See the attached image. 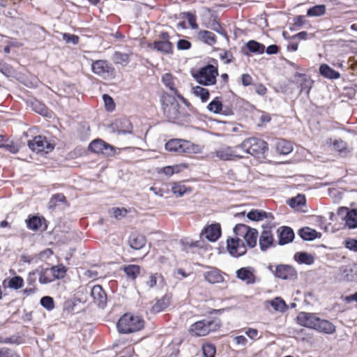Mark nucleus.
<instances>
[{"mask_svg":"<svg viewBox=\"0 0 357 357\" xmlns=\"http://www.w3.org/2000/svg\"><path fill=\"white\" fill-rule=\"evenodd\" d=\"M218 75V66L208 64L199 69L193 74V77L199 84L204 86H211L216 83Z\"/></svg>","mask_w":357,"mask_h":357,"instance_id":"423d86ee","label":"nucleus"},{"mask_svg":"<svg viewBox=\"0 0 357 357\" xmlns=\"http://www.w3.org/2000/svg\"><path fill=\"white\" fill-rule=\"evenodd\" d=\"M314 330L321 333L332 335L335 333L336 327L331 321L318 317Z\"/></svg>","mask_w":357,"mask_h":357,"instance_id":"393cba45","label":"nucleus"},{"mask_svg":"<svg viewBox=\"0 0 357 357\" xmlns=\"http://www.w3.org/2000/svg\"><path fill=\"white\" fill-rule=\"evenodd\" d=\"M240 145L242 154L249 153L258 158H265V154L268 150L267 142L257 137L247 138Z\"/></svg>","mask_w":357,"mask_h":357,"instance_id":"20e7f679","label":"nucleus"},{"mask_svg":"<svg viewBox=\"0 0 357 357\" xmlns=\"http://www.w3.org/2000/svg\"><path fill=\"white\" fill-rule=\"evenodd\" d=\"M54 280L63 279L67 273V268L63 264L53 266L50 268Z\"/></svg>","mask_w":357,"mask_h":357,"instance_id":"4c0bfd02","label":"nucleus"},{"mask_svg":"<svg viewBox=\"0 0 357 357\" xmlns=\"http://www.w3.org/2000/svg\"><path fill=\"white\" fill-rule=\"evenodd\" d=\"M274 275L282 280H294L297 277V271L292 266L280 264L275 266Z\"/></svg>","mask_w":357,"mask_h":357,"instance_id":"2eb2a0df","label":"nucleus"},{"mask_svg":"<svg viewBox=\"0 0 357 357\" xmlns=\"http://www.w3.org/2000/svg\"><path fill=\"white\" fill-rule=\"evenodd\" d=\"M344 246L351 251L357 252V240L354 238H347L344 241Z\"/></svg>","mask_w":357,"mask_h":357,"instance_id":"680f3d73","label":"nucleus"},{"mask_svg":"<svg viewBox=\"0 0 357 357\" xmlns=\"http://www.w3.org/2000/svg\"><path fill=\"white\" fill-rule=\"evenodd\" d=\"M270 304L275 311L284 312L287 309L286 303L280 297L275 298L270 301Z\"/></svg>","mask_w":357,"mask_h":357,"instance_id":"49530a36","label":"nucleus"},{"mask_svg":"<svg viewBox=\"0 0 357 357\" xmlns=\"http://www.w3.org/2000/svg\"><path fill=\"white\" fill-rule=\"evenodd\" d=\"M91 296L93 303L99 307L104 308L107 303V295L101 285L97 284L92 287Z\"/></svg>","mask_w":357,"mask_h":357,"instance_id":"f3484780","label":"nucleus"},{"mask_svg":"<svg viewBox=\"0 0 357 357\" xmlns=\"http://www.w3.org/2000/svg\"><path fill=\"white\" fill-rule=\"evenodd\" d=\"M24 286V280L21 276L16 275L11 278L8 282V287L10 289H19Z\"/></svg>","mask_w":357,"mask_h":357,"instance_id":"de8ad7c7","label":"nucleus"},{"mask_svg":"<svg viewBox=\"0 0 357 357\" xmlns=\"http://www.w3.org/2000/svg\"><path fill=\"white\" fill-rule=\"evenodd\" d=\"M150 190L153 191L155 195L160 197L164 196L169 192L168 186L166 184H164L162 187L153 186Z\"/></svg>","mask_w":357,"mask_h":357,"instance_id":"13d9d810","label":"nucleus"},{"mask_svg":"<svg viewBox=\"0 0 357 357\" xmlns=\"http://www.w3.org/2000/svg\"><path fill=\"white\" fill-rule=\"evenodd\" d=\"M0 357H20V356L10 348L0 347Z\"/></svg>","mask_w":357,"mask_h":357,"instance_id":"6e6d98bb","label":"nucleus"},{"mask_svg":"<svg viewBox=\"0 0 357 357\" xmlns=\"http://www.w3.org/2000/svg\"><path fill=\"white\" fill-rule=\"evenodd\" d=\"M245 334L252 340L258 338L259 331L256 328H249L245 331Z\"/></svg>","mask_w":357,"mask_h":357,"instance_id":"338daca9","label":"nucleus"},{"mask_svg":"<svg viewBox=\"0 0 357 357\" xmlns=\"http://www.w3.org/2000/svg\"><path fill=\"white\" fill-rule=\"evenodd\" d=\"M40 304L43 307H45L47 310H52L54 308V299L48 296H43L40 299Z\"/></svg>","mask_w":357,"mask_h":357,"instance_id":"864d4df0","label":"nucleus"},{"mask_svg":"<svg viewBox=\"0 0 357 357\" xmlns=\"http://www.w3.org/2000/svg\"><path fill=\"white\" fill-rule=\"evenodd\" d=\"M277 234L278 243L280 245H284L292 242L295 236L294 230L287 226H282L278 228Z\"/></svg>","mask_w":357,"mask_h":357,"instance_id":"a211bd4d","label":"nucleus"},{"mask_svg":"<svg viewBox=\"0 0 357 357\" xmlns=\"http://www.w3.org/2000/svg\"><path fill=\"white\" fill-rule=\"evenodd\" d=\"M161 108L164 115L170 121H174L179 118V104L175 97L163 91L160 96Z\"/></svg>","mask_w":357,"mask_h":357,"instance_id":"39448f33","label":"nucleus"},{"mask_svg":"<svg viewBox=\"0 0 357 357\" xmlns=\"http://www.w3.org/2000/svg\"><path fill=\"white\" fill-rule=\"evenodd\" d=\"M319 73L324 77L330 79H336L340 77L339 72L331 68L328 64H321L319 67Z\"/></svg>","mask_w":357,"mask_h":357,"instance_id":"473e14b6","label":"nucleus"},{"mask_svg":"<svg viewBox=\"0 0 357 357\" xmlns=\"http://www.w3.org/2000/svg\"><path fill=\"white\" fill-rule=\"evenodd\" d=\"M301 77H302V82L301 83V91L309 94L314 84V81L305 75H301Z\"/></svg>","mask_w":357,"mask_h":357,"instance_id":"c03bdc74","label":"nucleus"},{"mask_svg":"<svg viewBox=\"0 0 357 357\" xmlns=\"http://www.w3.org/2000/svg\"><path fill=\"white\" fill-rule=\"evenodd\" d=\"M318 232L310 227H303L298 231V235L305 241H312L317 238Z\"/></svg>","mask_w":357,"mask_h":357,"instance_id":"c9c22d12","label":"nucleus"},{"mask_svg":"<svg viewBox=\"0 0 357 357\" xmlns=\"http://www.w3.org/2000/svg\"><path fill=\"white\" fill-rule=\"evenodd\" d=\"M171 190L176 197H182L186 193L191 192L192 188L186 186L182 181H175L171 183Z\"/></svg>","mask_w":357,"mask_h":357,"instance_id":"7c9ffc66","label":"nucleus"},{"mask_svg":"<svg viewBox=\"0 0 357 357\" xmlns=\"http://www.w3.org/2000/svg\"><path fill=\"white\" fill-rule=\"evenodd\" d=\"M7 151L12 153H17L19 151V147L13 142L9 144H6L4 147Z\"/></svg>","mask_w":357,"mask_h":357,"instance_id":"774afa93","label":"nucleus"},{"mask_svg":"<svg viewBox=\"0 0 357 357\" xmlns=\"http://www.w3.org/2000/svg\"><path fill=\"white\" fill-rule=\"evenodd\" d=\"M128 280L135 281L141 273V267L139 265L129 264L122 267Z\"/></svg>","mask_w":357,"mask_h":357,"instance_id":"c756f323","label":"nucleus"},{"mask_svg":"<svg viewBox=\"0 0 357 357\" xmlns=\"http://www.w3.org/2000/svg\"><path fill=\"white\" fill-rule=\"evenodd\" d=\"M220 59L224 61L225 63L229 64L234 61V57L231 52L225 51L223 53L220 54Z\"/></svg>","mask_w":357,"mask_h":357,"instance_id":"052dcab7","label":"nucleus"},{"mask_svg":"<svg viewBox=\"0 0 357 357\" xmlns=\"http://www.w3.org/2000/svg\"><path fill=\"white\" fill-rule=\"evenodd\" d=\"M317 319L316 314L305 312H301L297 316L298 323L301 326L312 329L315 328Z\"/></svg>","mask_w":357,"mask_h":357,"instance_id":"b1692460","label":"nucleus"},{"mask_svg":"<svg viewBox=\"0 0 357 357\" xmlns=\"http://www.w3.org/2000/svg\"><path fill=\"white\" fill-rule=\"evenodd\" d=\"M215 155L221 160H236L243 158L241 145L222 147L214 152Z\"/></svg>","mask_w":357,"mask_h":357,"instance_id":"6e6552de","label":"nucleus"},{"mask_svg":"<svg viewBox=\"0 0 357 357\" xmlns=\"http://www.w3.org/2000/svg\"><path fill=\"white\" fill-rule=\"evenodd\" d=\"M332 144L333 150L342 157L348 156L353 151V149L342 139L334 140Z\"/></svg>","mask_w":357,"mask_h":357,"instance_id":"a878e982","label":"nucleus"},{"mask_svg":"<svg viewBox=\"0 0 357 357\" xmlns=\"http://www.w3.org/2000/svg\"><path fill=\"white\" fill-rule=\"evenodd\" d=\"M241 82L244 86H248L252 85L253 79L250 74L243 73L241 75Z\"/></svg>","mask_w":357,"mask_h":357,"instance_id":"0e129e2a","label":"nucleus"},{"mask_svg":"<svg viewBox=\"0 0 357 357\" xmlns=\"http://www.w3.org/2000/svg\"><path fill=\"white\" fill-rule=\"evenodd\" d=\"M102 99L104 100L105 107L107 111L112 112L115 109V102L113 98L108 94H104L102 96Z\"/></svg>","mask_w":357,"mask_h":357,"instance_id":"603ef678","label":"nucleus"},{"mask_svg":"<svg viewBox=\"0 0 357 357\" xmlns=\"http://www.w3.org/2000/svg\"><path fill=\"white\" fill-rule=\"evenodd\" d=\"M338 215L345 213L344 220L345 225L349 229H354L357 227V209L349 210L346 207H342L338 209Z\"/></svg>","mask_w":357,"mask_h":357,"instance_id":"aec40b11","label":"nucleus"},{"mask_svg":"<svg viewBox=\"0 0 357 357\" xmlns=\"http://www.w3.org/2000/svg\"><path fill=\"white\" fill-rule=\"evenodd\" d=\"M128 211L126 208L114 207L112 208V213L116 219H121L127 215Z\"/></svg>","mask_w":357,"mask_h":357,"instance_id":"5fc2aeb1","label":"nucleus"},{"mask_svg":"<svg viewBox=\"0 0 357 357\" xmlns=\"http://www.w3.org/2000/svg\"><path fill=\"white\" fill-rule=\"evenodd\" d=\"M234 232L238 238L244 240L246 248H254L257 245L259 233L256 229L245 224H237L234 228Z\"/></svg>","mask_w":357,"mask_h":357,"instance_id":"0eeeda50","label":"nucleus"},{"mask_svg":"<svg viewBox=\"0 0 357 357\" xmlns=\"http://www.w3.org/2000/svg\"><path fill=\"white\" fill-rule=\"evenodd\" d=\"M208 109L214 114L231 115L234 114L231 108L224 107L220 97L215 98L207 106Z\"/></svg>","mask_w":357,"mask_h":357,"instance_id":"412c9836","label":"nucleus"},{"mask_svg":"<svg viewBox=\"0 0 357 357\" xmlns=\"http://www.w3.org/2000/svg\"><path fill=\"white\" fill-rule=\"evenodd\" d=\"M294 259L299 264L307 265L312 264L314 261V257L312 255L304 252H296L294 255Z\"/></svg>","mask_w":357,"mask_h":357,"instance_id":"e433bc0d","label":"nucleus"},{"mask_svg":"<svg viewBox=\"0 0 357 357\" xmlns=\"http://www.w3.org/2000/svg\"><path fill=\"white\" fill-rule=\"evenodd\" d=\"M28 146L33 151L49 153L54 149V145L51 144L46 137L38 135L33 139L28 141Z\"/></svg>","mask_w":357,"mask_h":357,"instance_id":"ddd939ff","label":"nucleus"},{"mask_svg":"<svg viewBox=\"0 0 357 357\" xmlns=\"http://www.w3.org/2000/svg\"><path fill=\"white\" fill-rule=\"evenodd\" d=\"M275 150L278 154L287 155L293 150L291 142L284 139H278L275 144Z\"/></svg>","mask_w":357,"mask_h":357,"instance_id":"72a5a7b5","label":"nucleus"},{"mask_svg":"<svg viewBox=\"0 0 357 357\" xmlns=\"http://www.w3.org/2000/svg\"><path fill=\"white\" fill-rule=\"evenodd\" d=\"M245 47L248 50L249 52L255 53V54H263L265 51V46L254 40H249L245 44Z\"/></svg>","mask_w":357,"mask_h":357,"instance_id":"f704fd0d","label":"nucleus"},{"mask_svg":"<svg viewBox=\"0 0 357 357\" xmlns=\"http://www.w3.org/2000/svg\"><path fill=\"white\" fill-rule=\"evenodd\" d=\"M132 55V52L123 53L119 51H116L113 54L112 59L114 63L121 65L122 66H126L129 63L130 57Z\"/></svg>","mask_w":357,"mask_h":357,"instance_id":"2f4dec72","label":"nucleus"},{"mask_svg":"<svg viewBox=\"0 0 357 357\" xmlns=\"http://www.w3.org/2000/svg\"><path fill=\"white\" fill-rule=\"evenodd\" d=\"M38 274L39 275V282L40 284H45L54 281V278H53L50 268H45L40 272L38 271Z\"/></svg>","mask_w":357,"mask_h":357,"instance_id":"58836bf2","label":"nucleus"},{"mask_svg":"<svg viewBox=\"0 0 357 357\" xmlns=\"http://www.w3.org/2000/svg\"><path fill=\"white\" fill-rule=\"evenodd\" d=\"M222 326L221 320L217 317H208L192 324L188 333L192 337H204L218 331Z\"/></svg>","mask_w":357,"mask_h":357,"instance_id":"f257e3e1","label":"nucleus"},{"mask_svg":"<svg viewBox=\"0 0 357 357\" xmlns=\"http://www.w3.org/2000/svg\"><path fill=\"white\" fill-rule=\"evenodd\" d=\"M227 250L234 257H240L247 252L246 245L238 235L227 238Z\"/></svg>","mask_w":357,"mask_h":357,"instance_id":"9d476101","label":"nucleus"},{"mask_svg":"<svg viewBox=\"0 0 357 357\" xmlns=\"http://www.w3.org/2000/svg\"><path fill=\"white\" fill-rule=\"evenodd\" d=\"M89 149L94 153L105 157L112 156L115 153L114 147L100 139L93 140L89 144Z\"/></svg>","mask_w":357,"mask_h":357,"instance_id":"f8f14e48","label":"nucleus"},{"mask_svg":"<svg viewBox=\"0 0 357 357\" xmlns=\"http://www.w3.org/2000/svg\"><path fill=\"white\" fill-rule=\"evenodd\" d=\"M128 243L132 249L140 250L145 246L146 238L142 234L132 233L129 236Z\"/></svg>","mask_w":357,"mask_h":357,"instance_id":"bb28decb","label":"nucleus"},{"mask_svg":"<svg viewBox=\"0 0 357 357\" xmlns=\"http://www.w3.org/2000/svg\"><path fill=\"white\" fill-rule=\"evenodd\" d=\"M202 350L204 357H215L216 354L215 344L210 342L204 343L202 346Z\"/></svg>","mask_w":357,"mask_h":357,"instance_id":"79ce46f5","label":"nucleus"},{"mask_svg":"<svg viewBox=\"0 0 357 357\" xmlns=\"http://www.w3.org/2000/svg\"><path fill=\"white\" fill-rule=\"evenodd\" d=\"M58 202L66 203L67 199L63 193H56L52 195L48 203L50 208H55Z\"/></svg>","mask_w":357,"mask_h":357,"instance_id":"a18cd8bd","label":"nucleus"},{"mask_svg":"<svg viewBox=\"0 0 357 357\" xmlns=\"http://www.w3.org/2000/svg\"><path fill=\"white\" fill-rule=\"evenodd\" d=\"M91 70L93 73L102 76L105 73H112L114 71V68L106 60H96L93 61L91 63Z\"/></svg>","mask_w":357,"mask_h":357,"instance_id":"6ab92c4d","label":"nucleus"},{"mask_svg":"<svg viewBox=\"0 0 357 357\" xmlns=\"http://www.w3.org/2000/svg\"><path fill=\"white\" fill-rule=\"evenodd\" d=\"M273 229L274 225H273L268 224L262 226V231L258 236L259 245L261 251H266L275 245Z\"/></svg>","mask_w":357,"mask_h":357,"instance_id":"1a4fd4ad","label":"nucleus"},{"mask_svg":"<svg viewBox=\"0 0 357 357\" xmlns=\"http://www.w3.org/2000/svg\"><path fill=\"white\" fill-rule=\"evenodd\" d=\"M195 95L199 97L202 102H205L209 99L210 93L207 89L197 86L193 88Z\"/></svg>","mask_w":357,"mask_h":357,"instance_id":"37998d69","label":"nucleus"},{"mask_svg":"<svg viewBox=\"0 0 357 357\" xmlns=\"http://www.w3.org/2000/svg\"><path fill=\"white\" fill-rule=\"evenodd\" d=\"M62 38L66 43H73V45H77L79 41L78 36L68 33H63Z\"/></svg>","mask_w":357,"mask_h":357,"instance_id":"4d7b16f0","label":"nucleus"},{"mask_svg":"<svg viewBox=\"0 0 357 357\" xmlns=\"http://www.w3.org/2000/svg\"><path fill=\"white\" fill-rule=\"evenodd\" d=\"M197 39L208 45L213 46L217 43L215 34L207 30H200L197 33Z\"/></svg>","mask_w":357,"mask_h":357,"instance_id":"cd10ccee","label":"nucleus"},{"mask_svg":"<svg viewBox=\"0 0 357 357\" xmlns=\"http://www.w3.org/2000/svg\"><path fill=\"white\" fill-rule=\"evenodd\" d=\"M201 236H204L209 241H216L221 236L220 225L215 223L205 227L201 232Z\"/></svg>","mask_w":357,"mask_h":357,"instance_id":"5701e85b","label":"nucleus"},{"mask_svg":"<svg viewBox=\"0 0 357 357\" xmlns=\"http://www.w3.org/2000/svg\"><path fill=\"white\" fill-rule=\"evenodd\" d=\"M247 217L248 219L252 221H260L268 217V214L266 212L259 210V209H252L248 214Z\"/></svg>","mask_w":357,"mask_h":357,"instance_id":"ea45409f","label":"nucleus"},{"mask_svg":"<svg viewBox=\"0 0 357 357\" xmlns=\"http://www.w3.org/2000/svg\"><path fill=\"white\" fill-rule=\"evenodd\" d=\"M207 271L203 273L204 279L211 284H220L225 281V273L214 266H206Z\"/></svg>","mask_w":357,"mask_h":357,"instance_id":"4468645a","label":"nucleus"},{"mask_svg":"<svg viewBox=\"0 0 357 357\" xmlns=\"http://www.w3.org/2000/svg\"><path fill=\"white\" fill-rule=\"evenodd\" d=\"M165 149L177 155L195 154L202 152V147L188 140L171 139L165 144Z\"/></svg>","mask_w":357,"mask_h":357,"instance_id":"7ed1b4c3","label":"nucleus"},{"mask_svg":"<svg viewBox=\"0 0 357 357\" xmlns=\"http://www.w3.org/2000/svg\"><path fill=\"white\" fill-rule=\"evenodd\" d=\"M191 43L185 39H180L177 42V48L181 50H189L191 47Z\"/></svg>","mask_w":357,"mask_h":357,"instance_id":"e2e57ef3","label":"nucleus"},{"mask_svg":"<svg viewBox=\"0 0 357 357\" xmlns=\"http://www.w3.org/2000/svg\"><path fill=\"white\" fill-rule=\"evenodd\" d=\"M326 13V6L324 4L316 5L311 7L307 11V15L310 17L321 16Z\"/></svg>","mask_w":357,"mask_h":357,"instance_id":"a19ab883","label":"nucleus"},{"mask_svg":"<svg viewBox=\"0 0 357 357\" xmlns=\"http://www.w3.org/2000/svg\"><path fill=\"white\" fill-rule=\"evenodd\" d=\"M38 270H33L28 273L26 282L30 287H36V276L38 275Z\"/></svg>","mask_w":357,"mask_h":357,"instance_id":"bf43d9fd","label":"nucleus"},{"mask_svg":"<svg viewBox=\"0 0 357 357\" xmlns=\"http://www.w3.org/2000/svg\"><path fill=\"white\" fill-rule=\"evenodd\" d=\"M305 203V196L298 195L296 197H293L288 201V204L294 208H298L304 205Z\"/></svg>","mask_w":357,"mask_h":357,"instance_id":"8fccbe9b","label":"nucleus"},{"mask_svg":"<svg viewBox=\"0 0 357 357\" xmlns=\"http://www.w3.org/2000/svg\"><path fill=\"white\" fill-rule=\"evenodd\" d=\"M183 17L185 18L188 20L190 27L192 29H198L199 26L198 24L197 23V17L195 14L190 12L183 13Z\"/></svg>","mask_w":357,"mask_h":357,"instance_id":"3c124183","label":"nucleus"},{"mask_svg":"<svg viewBox=\"0 0 357 357\" xmlns=\"http://www.w3.org/2000/svg\"><path fill=\"white\" fill-rule=\"evenodd\" d=\"M144 326V319L130 312L123 314L116 324V328L119 333L121 334H129L139 331Z\"/></svg>","mask_w":357,"mask_h":357,"instance_id":"f03ea898","label":"nucleus"},{"mask_svg":"<svg viewBox=\"0 0 357 357\" xmlns=\"http://www.w3.org/2000/svg\"><path fill=\"white\" fill-rule=\"evenodd\" d=\"M171 301V294H166L161 298L157 300L155 303L152 306L151 311L154 313L160 312L169 306Z\"/></svg>","mask_w":357,"mask_h":357,"instance_id":"c85d7f7f","label":"nucleus"},{"mask_svg":"<svg viewBox=\"0 0 357 357\" xmlns=\"http://www.w3.org/2000/svg\"><path fill=\"white\" fill-rule=\"evenodd\" d=\"M27 227L32 230H38L42 226V219L38 216H33L26 220Z\"/></svg>","mask_w":357,"mask_h":357,"instance_id":"09e8293b","label":"nucleus"},{"mask_svg":"<svg viewBox=\"0 0 357 357\" xmlns=\"http://www.w3.org/2000/svg\"><path fill=\"white\" fill-rule=\"evenodd\" d=\"M236 277L245 282L247 284H252L256 282L255 269L251 266L243 267L236 272Z\"/></svg>","mask_w":357,"mask_h":357,"instance_id":"4be33fe9","label":"nucleus"},{"mask_svg":"<svg viewBox=\"0 0 357 357\" xmlns=\"http://www.w3.org/2000/svg\"><path fill=\"white\" fill-rule=\"evenodd\" d=\"M161 79L162 82L165 84V86L169 90H170L179 100H181L185 105L188 103V100L179 93V91L176 87V77H174L172 73H165L162 76Z\"/></svg>","mask_w":357,"mask_h":357,"instance_id":"dca6fc26","label":"nucleus"},{"mask_svg":"<svg viewBox=\"0 0 357 357\" xmlns=\"http://www.w3.org/2000/svg\"><path fill=\"white\" fill-rule=\"evenodd\" d=\"M159 40L152 43V47L158 52L163 54L169 55L174 53V45L170 42V36L168 32L162 31L159 36Z\"/></svg>","mask_w":357,"mask_h":357,"instance_id":"9b49d317","label":"nucleus"},{"mask_svg":"<svg viewBox=\"0 0 357 357\" xmlns=\"http://www.w3.org/2000/svg\"><path fill=\"white\" fill-rule=\"evenodd\" d=\"M255 91L257 94L260 96H264L266 94L268 89L267 88L261 83L255 84Z\"/></svg>","mask_w":357,"mask_h":357,"instance_id":"69168bd1","label":"nucleus"}]
</instances>
